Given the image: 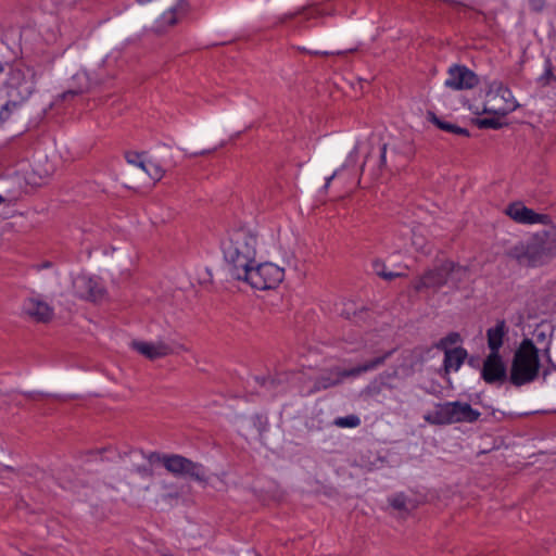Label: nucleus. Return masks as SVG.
<instances>
[{
	"label": "nucleus",
	"instance_id": "f257e3e1",
	"mask_svg": "<svg viewBox=\"0 0 556 556\" xmlns=\"http://www.w3.org/2000/svg\"><path fill=\"white\" fill-rule=\"evenodd\" d=\"M258 245L257 233L249 228L233 229L222 243L224 260L233 279L247 274V268L255 263Z\"/></svg>",
	"mask_w": 556,
	"mask_h": 556
},
{
	"label": "nucleus",
	"instance_id": "f03ea898",
	"mask_svg": "<svg viewBox=\"0 0 556 556\" xmlns=\"http://www.w3.org/2000/svg\"><path fill=\"white\" fill-rule=\"evenodd\" d=\"M7 102L0 109V122H5L13 111L20 110L35 90L34 76L21 67L9 71L4 83Z\"/></svg>",
	"mask_w": 556,
	"mask_h": 556
},
{
	"label": "nucleus",
	"instance_id": "7ed1b4c3",
	"mask_svg": "<svg viewBox=\"0 0 556 556\" xmlns=\"http://www.w3.org/2000/svg\"><path fill=\"white\" fill-rule=\"evenodd\" d=\"M540 371L539 350L530 339H523L514 354L509 381L521 387L535 380Z\"/></svg>",
	"mask_w": 556,
	"mask_h": 556
},
{
	"label": "nucleus",
	"instance_id": "20e7f679",
	"mask_svg": "<svg viewBox=\"0 0 556 556\" xmlns=\"http://www.w3.org/2000/svg\"><path fill=\"white\" fill-rule=\"evenodd\" d=\"M395 350L383 351L371 359L366 361L351 369L341 370L338 367L329 368L324 370L314 381L312 388L308 390V394L327 390L336 387L342 382L344 378L357 377L362 374L376 370L382 366L388 358L394 353Z\"/></svg>",
	"mask_w": 556,
	"mask_h": 556
},
{
	"label": "nucleus",
	"instance_id": "39448f33",
	"mask_svg": "<svg viewBox=\"0 0 556 556\" xmlns=\"http://www.w3.org/2000/svg\"><path fill=\"white\" fill-rule=\"evenodd\" d=\"M149 459L161 464L175 477L189 478L203 484L208 482L205 467L182 455L151 452L149 453Z\"/></svg>",
	"mask_w": 556,
	"mask_h": 556
},
{
	"label": "nucleus",
	"instance_id": "423d86ee",
	"mask_svg": "<svg viewBox=\"0 0 556 556\" xmlns=\"http://www.w3.org/2000/svg\"><path fill=\"white\" fill-rule=\"evenodd\" d=\"M285 278V269L274 263L265 262L247 268L245 275H240L236 280L248 282L257 290H269L278 287Z\"/></svg>",
	"mask_w": 556,
	"mask_h": 556
},
{
	"label": "nucleus",
	"instance_id": "0eeeda50",
	"mask_svg": "<svg viewBox=\"0 0 556 556\" xmlns=\"http://www.w3.org/2000/svg\"><path fill=\"white\" fill-rule=\"evenodd\" d=\"M517 108L516 101L511 97L508 88L502 83L494 81L485 94L482 113L506 116Z\"/></svg>",
	"mask_w": 556,
	"mask_h": 556
},
{
	"label": "nucleus",
	"instance_id": "6e6552de",
	"mask_svg": "<svg viewBox=\"0 0 556 556\" xmlns=\"http://www.w3.org/2000/svg\"><path fill=\"white\" fill-rule=\"evenodd\" d=\"M508 254L521 265L538 266L551 257V249L541 238L536 237L527 243L516 244Z\"/></svg>",
	"mask_w": 556,
	"mask_h": 556
},
{
	"label": "nucleus",
	"instance_id": "1a4fd4ad",
	"mask_svg": "<svg viewBox=\"0 0 556 556\" xmlns=\"http://www.w3.org/2000/svg\"><path fill=\"white\" fill-rule=\"evenodd\" d=\"M452 269L453 262L445 261L440 266L426 270L420 277L414 280V290L416 292H422L430 289L438 291L441 287L447 283Z\"/></svg>",
	"mask_w": 556,
	"mask_h": 556
},
{
	"label": "nucleus",
	"instance_id": "9d476101",
	"mask_svg": "<svg viewBox=\"0 0 556 556\" xmlns=\"http://www.w3.org/2000/svg\"><path fill=\"white\" fill-rule=\"evenodd\" d=\"M479 84L478 75L465 65H452L447 71L445 86L452 90L472 89Z\"/></svg>",
	"mask_w": 556,
	"mask_h": 556
},
{
	"label": "nucleus",
	"instance_id": "9b49d317",
	"mask_svg": "<svg viewBox=\"0 0 556 556\" xmlns=\"http://www.w3.org/2000/svg\"><path fill=\"white\" fill-rule=\"evenodd\" d=\"M482 379L489 384L503 383L507 379V369L500 354L490 353L483 362Z\"/></svg>",
	"mask_w": 556,
	"mask_h": 556
},
{
	"label": "nucleus",
	"instance_id": "f8f14e48",
	"mask_svg": "<svg viewBox=\"0 0 556 556\" xmlns=\"http://www.w3.org/2000/svg\"><path fill=\"white\" fill-rule=\"evenodd\" d=\"M74 288L76 293L84 299L97 302L104 298L105 289L101 282L92 277L85 275L78 276L74 280Z\"/></svg>",
	"mask_w": 556,
	"mask_h": 556
},
{
	"label": "nucleus",
	"instance_id": "ddd939ff",
	"mask_svg": "<svg viewBox=\"0 0 556 556\" xmlns=\"http://www.w3.org/2000/svg\"><path fill=\"white\" fill-rule=\"evenodd\" d=\"M131 346L135 351L150 361L166 357L174 352L172 345L162 340L155 342L134 341Z\"/></svg>",
	"mask_w": 556,
	"mask_h": 556
},
{
	"label": "nucleus",
	"instance_id": "4468645a",
	"mask_svg": "<svg viewBox=\"0 0 556 556\" xmlns=\"http://www.w3.org/2000/svg\"><path fill=\"white\" fill-rule=\"evenodd\" d=\"M127 471L130 476L138 475L143 479H151L154 475L152 464L149 459V454H144L142 451H130L128 455Z\"/></svg>",
	"mask_w": 556,
	"mask_h": 556
},
{
	"label": "nucleus",
	"instance_id": "2eb2a0df",
	"mask_svg": "<svg viewBox=\"0 0 556 556\" xmlns=\"http://www.w3.org/2000/svg\"><path fill=\"white\" fill-rule=\"evenodd\" d=\"M23 312L38 323H48L53 317V308L39 298H28L23 303Z\"/></svg>",
	"mask_w": 556,
	"mask_h": 556
},
{
	"label": "nucleus",
	"instance_id": "dca6fc26",
	"mask_svg": "<svg viewBox=\"0 0 556 556\" xmlns=\"http://www.w3.org/2000/svg\"><path fill=\"white\" fill-rule=\"evenodd\" d=\"M506 213L514 220L522 224H536L543 223L547 218L546 215L538 214L533 210L526 207L521 203L510 204Z\"/></svg>",
	"mask_w": 556,
	"mask_h": 556
},
{
	"label": "nucleus",
	"instance_id": "f3484780",
	"mask_svg": "<svg viewBox=\"0 0 556 556\" xmlns=\"http://www.w3.org/2000/svg\"><path fill=\"white\" fill-rule=\"evenodd\" d=\"M452 403V424L473 422L480 417V413L473 409L470 404L464 402Z\"/></svg>",
	"mask_w": 556,
	"mask_h": 556
},
{
	"label": "nucleus",
	"instance_id": "a211bd4d",
	"mask_svg": "<svg viewBox=\"0 0 556 556\" xmlns=\"http://www.w3.org/2000/svg\"><path fill=\"white\" fill-rule=\"evenodd\" d=\"M507 333V326L504 319L497 320L496 325L486 330L488 346L490 353L500 354L504 337Z\"/></svg>",
	"mask_w": 556,
	"mask_h": 556
},
{
	"label": "nucleus",
	"instance_id": "6ab92c4d",
	"mask_svg": "<svg viewBox=\"0 0 556 556\" xmlns=\"http://www.w3.org/2000/svg\"><path fill=\"white\" fill-rule=\"evenodd\" d=\"M452 403L438 404L435 408L428 412L424 419L430 425H448L452 424Z\"/></svg>",
	"mask_w": 556,
	"mask_h": 556
},
{
	"label": "nucleus",
	"instance_id": "aec40b11",
	"mask_svg": "<svg viewBox=\"0 0 556 556\" xmlns=\"http://www.w3.org/2000/svg\"><path fill=\"white\" fill-rule=\"evenodd\" d=\"M397 372L381 374L374 380H371L362 391V395L366 399H376L379 396L384 388L392 389L393 387L387 382L388 378L396 377Z\"/></svg>",
	"mask_w": 556,
	"mask_h": 556
},
{
	"label": "nucleus",
	"instance_id": "412c9836",
	"mask_svg": "<svg viewBox=\"0 0 556 556\" xmlns=\"http://www.w3.org/2000/svg\"><path fill=\"white\" fill-rule=\"evenodd\" d=\"M72 80L74 84L61 94L63 100L80 94L87 91L90 87L89 77L84 71L76 73Z\"/></svg>",
	"mask_w": 556,
	"mask_h": 556
},
{
	"label": "nucleus",
	"instance_id": "4be33fe9",
	"mask_svg": "<svg viewBox=\"0 0 556 556\" xmlns=\"http://www.w3.org/2000/svg\"><path fill=\"white\" fill-rule=\"evenodd\" d=\"M187 12V5L182 0H176L168 10L162 14L161 26H174L178 17Z\"/></svg>",
	"mask_w": 556,
	"mask_h": 556
},
{
	"label": "nucleus",
	"instance_id": "5701e85b",
	"mask_svg": "<svg viewBox=\"0 0 556 556\" xmlns=\"http://www.w3.org/2000/svg\"><path fill=\"white\" fill-rule=\"evenodd\" d=\"M467 356V352L463 348L445 350L444 368L446 371L453 369L458 370Z\"/></svg>",
	"mask_w": 556,
	"mask_h": 556
},
{
	"label": "nucleus",
	"instance_id": "b1692460",
	"mask_svg": "<svg viewBox=\"0 0 556 556\" xmlns=\"http://www.w3.org/2000/svg\"><path fill=\"white\" fill-rule=\"evenodd\" d=\"M428 119L431 123H433L441 130H444V131H447V132H452V134L458 135V136H465V137H469L470 136L468 129L459 127V126H457L455 124L442 121L441 118H439L432 112L428 113Z\"/></svg>",
	"mask_w": 556,
	"mask_h": 556
},
{
	"label": "nucleus",
	"instance_id": "393cba45",
	"mask_svg": "<svg viewBox=\"0 0 556 556\" xmlns=\"http://www.w3.org/2000/svg\"><path fill=\"white\" fill-rule=\"evenodd\" d=\"M141 170L154 181L161 180L165 173L162 166L152 160H146Z\"/></svg>",
	"mask_w": 556,
	"mask_h": 556
},
{
	"label": "nucleus",
	"instance_id": "a878e982",
	"mask_svg": "<svg viewBox=\"0 0 556 556\" xmlns=\"http://www.w3.org/2000/svg\"><path fill=\"white\" fill-rule=\"evenodd\" d=\"M503 117L504 116L492 115L491 117L476 118L473 119V124L480 129H500L505 125L502 121Z\"/></svg>",
	"mask_w": 556,
	"mask_h": 556
},
{
	"label": "nucleus",
	"instance_id": "bb28decb",
	"mask_svg": "<svg viewBox=\"0 0 556 556\" xmlns=\"http://www.w3.org/2000/svg\"><path fill=\"white\" fill-rule=\"evenodd\" d=\"M450 279L454 287L458 288L459 283L469 279V269L453 262V269L451 270Z\"/></svg>",
	"mask_w": 556,
	"mask_h": 556
},
{
	"label": "nucleus",
	"instance_id": "cd10ccee",
	"mask_svg": "<svg viewBox=\"0 0 556 556\" xmlns=\"http://www.w3.org/2000/svg\"><path fill=\"white\" fill-rule=\"evenodd\" d=\"M374 266V269H375V273L383 278L384 280H393L397 277H403L405 276L404 274L402 273H393V271H388L386 270V264L380 261V260H376L372 264Z\"/></svg>",
	"mask_w": 556,
	"mask_h": 556
},
{
	"label": "nucleus",
	"instance_id": "c85d7f7f",
	"mask_svg": "<svg viewBox=\"0 0 556 556\" xmlns=\"http://www.w3.org/2000/svg\"><path fill=\"white\" fill-rule=\"evenodd\" d=\"M333 425L338 428H356L361 425V418L357 415H348L344 417H337Z\"/></svg>",
	"mask_w": 556,
	"mask_h": 556
},
{
	"label": "nucleus",
	"instance_id": "c756f323",
	"mask_svg": "<svg viewBox=\"0 0 556 556\" xmlns=\"http://www.w3.org/2000/svg\"><path fill=\"white\" fill-rule=\"evenodd\" d=\"M412 244L415 247V249L421 253H429L430 250L428 249V243L426 241V238L417 232V231H413V236H412Z\"/></svg>",
	"mask_w": 556,
	"mask_h": 556
},
{
	"label": "nucleus",
	"instance_id": "7c9ffc66",
	"mask_svg": "<svg viewBox=\"0 0 556 556\" xmlns=\"http://www.w3.org/2000/svg\"><path fill=\"white\" fill-rule=\"evenodd\" d=\"M144 155H146L144 153L129 151V152L125 153V159L129 164L135 165L141 169V167L143 166V164L147 160L144 157Z\"/></svg>",
	"mask_w": 556,
	"mask_h": 556
},
{
	"label": "nucleus",
	"instance_id": "2f4dec72",
	"mask_svg": "<svg viewBox=\"0 0 556 556\" xmlns=\"http://www.w3.org/2000/svg\"><path fill=\"white\" fill-rule=\"evenodd\" d=\"M390 505L399 511H407V500L404 494H396L389 498Z\"/></svg>",
	"mask_w": 556,
	"mask_h": 556
},
{
	"label": "nucleus",
	"instance_id": "473e14b6",
	"mask_svg": "<svg viewBox=\"0 0 556 556\" xmlns=\"http://www.w3.org/2000/svg\"><path fill=\"white\" fill-rule=\"evenodd\" d=\"M460 340V336L457 332H451L440 341L439 346L445 348L446 345L456 344Z\"/></svg>",
	"mask_w": 556,
	"mask_h": 556
},
{
	"label": "nucleus",
	"instance_id": "72a5a7b5",
	"mask_svg": "<svg viewBox=\"0 0 556 556\" xmlns=\"http://www.w3.org/2000/svg\"><path fill=\"white\" fill-rule=\"evenodd\" d=\"M162 488L168 492V497L177 498L179 496L178 492L175 491V486L173 483L162 482Z\"/></svg>",
	"mask_w": 556,
	"mask_h": 556
},
{
	"label": "nucleus",
	"instance_id": "f704fd0d",
	"mask_svg": "<svg viewBox=\"0 0 556 556\" xmlns=\"http://www.w3.org/2000/svg\"><path fill=\"white\" fill-rule=\"evenodd\" d=\"M339 170H336L331 176L326 179L325 189H328L332 179L338 175Z\"/></svg>",
	"mask_w": 556,
	"mask_h": 556
},
{
	"label": "nucleus",
	"instance_id": "c9c22d12",
	"mask_svg": "<svg viewBox=\"0 0 556 556\" xmlns=\"http://www.w3.org/2000/svg\"><path fill=\"white\" fill-rule=\"evenodd\" d=\"M552 77H553L552 67L548 66L547 70L545 71V74L542 76V79H544V78L551 79Z\"/></svg>",
	"mask_w": 556,
	"mask_h": 556
},
{
	"label": "nucleus",
	"instance_id": "e433bc0d",
	"mask_svg": "<svg viewBox=\"0 0 556 556\" xmlns=\"http://www.w3.org/2000/svg\"><path fill=\"white\" fill-rule=\"evenodd\" d=\"M386 152H387V144H383V147L381 149V155H380L381 164H383L386 162Z\"/></svg>",
	"mask_w": 556,
	"mask_h": 556
},
{
	"label": "nucleus",
	"instance_id": "4c0bfd02",
	"mask_svg": "<svg viewBox=\"0 0 556 556\" xmlns=\"http://www.w3.org/2000/svg\"><path fill=\"white\" fill-rule=\"evenodd\" d=\"M357 153H358V149H357V147H355L350 156L352 157L353 155H356Z\"/></svg>",
	"mask_w": 556,
	"mask_h": 556
},
{
	"label": "nucleus",
	"instance_id": "58836bf2",
	"mask_svg": "<svg viewBox=\"0 0 556 556\" xmlns=\"http://www.w3.org/2000/svg\"><path fill=\"white\" fill-rule=\"evenodd\" d=\"M5 199L2 195H0V204L3 203Z\"/></svg>",
	"mask_w": 556,
	"mask_h": 556
},
{
	"label": "nucleus",
	"instance_id": "ea45409f",
	"mask_svg": "<svg viewBox=\"0 0 556 556\" xmlns=\"http://www.w3.org/2000/svg\"><path fill=\"white\" fill-rule=\"evenodd\" d=\"M164 556H172V555H167V554H165Z\"/></svg>",
	"mask_w": 556,
	"mask_h": 556
}]
</instances>
